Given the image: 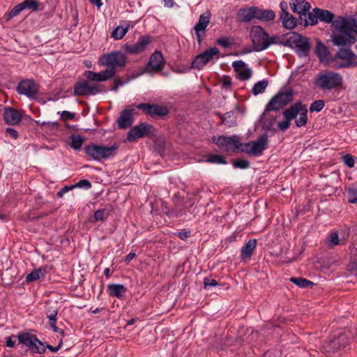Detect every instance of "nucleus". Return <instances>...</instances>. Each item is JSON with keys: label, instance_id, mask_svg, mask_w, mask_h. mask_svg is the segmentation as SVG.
<instances>
[{"label": "nucleus", "instance_id": "1", "mask_svg": "<svg viewBox=\"0 0 357 357\" xmlns=\"http://www.w3.org/2000/svg\"><path fill=\"white\" fill-rule=\"evenodd\" d=\"M98 63L100 66H107L105 70L100 73L87 70L84 76L90 81L104 82L114 77L116 73L115 68H123L126 63V56L119 51H114L102 55Z\"/></svg>", "mask_w": 357, "mask_h": 357}, {"label": "nucleus", "instance_id": "2", "mask_svg": "<svg viewBox=\"0 0 357 357\" xmlns=\"http://www.w3.org/2000/svg\"><path fill=\"white\" fill-rule=\"evenodd\" d=\"M307 112V105L301 101L294 102L282 112L284 120L278 123V129L282 132L287 130L294 119L296 127L301 128L306 126L308 122Z\"/></svg>", "mask_w": 357, "mask_h": 357}, {"label": "nucleus", "instance_id": "3", "mask_svg": "<svg viewBox=\"0 0 357 357\" xmlns=\"http://www.w3.org/2000/svg\"><path fill=\"white\" fill-rule=\"evenodd\" d=\"M275 18V13L271 9H261L258 6L241 8L236 13V20L239 22L248 23L257 19L261 22H271Z\"/></svg>", "mask_w": 357, "mask_h": 357}, {"label": "nucleus", "instance_id": "4", "mask_svg": "<svg viewBox=\"0 0 357 357\" xmlns=\"http://www.w3.org/2000/svg\"><path fill=\"white\" fill-rule=\"evenodd\" d=\"M336 69L349 68L357 66V55L349 47H340L331 58Z\"/></svg>", "mask_w": 357, "mask_h": 357}, {"label": "nucleus", "instance_id": "5", "mask_svg": "<svg viewBox=\"0 0 357 357\" xmlns=\"http://www.w3.org/2000/svg\"><path fill=\"white\" fill-rule=\"evenodd\" d=\"M250 37L256 52L264 50L270 45L275 43V37L270 38L268 33L261 26L258 25L252 26Z\"/></svg>", "mask_w": 357, "mask_h": 357}, {"label": "nucleus", "instance_id": "6", "mask_svg": "<svg viewBox=\"0 0 357 357\" xmlns=\"http://www.w3.org/2000/svg\"><path fill=\"white\" fill-rule=\"evenodd\" d=\"M294 100V91L288 89L286 91H280L273 96L265 107L264 114L269 112H278L291 102Z\"/></svg>", "mask_w": 357, "mask_h": 357}, {"label": "nucleus", "instance_id": "7", "mask_svg": "<svg viewBox=\"0 0 357 357\" xmlns=\"http://www.w3.org/2000/svg\"><path fill=\"white\" fill-rule=\"evenodd\" d=\"M118 147L116 144L111 146L90 144L84 147V152L94 160L99 161L113 156Z\"/></svg>", "mask_w": 357, "mask_h": 357}, {"label": "nucleus", "instance_id": "8", "mask_svg": "<svg viewBox=\"0 0 357 357\" xmlns=\"http://www.w3.org/2000/svg\"><path fill=\"white\" fill-rule=\"evenodd\" d=\"M314 83L322 90H331L340 86L343 79L339 73L329 71L319 74Z\"/></svg>", "mask_w": 357, "mask_h": 357}, {"label": "nucleus", "instance_id": "9", "mask_svg": "<svg viewBox=\"0 0 357 357\" xmlns=\"http://www.w3.org/2000/svg\"><path fill=\"white\" fill-rule=\"evenodd\" d=\"M155 128L151 124L146 123H140L132 127L127 133L126 139L128 142H133L138 139L148 137L152 139L155 134Z\"/></svg>", "mask_w": 357, "mask_h": 357}, {"label": "nucleus", "instance_id": "10", "mask_svg": "<svg viewBox=\"0 0 357 357\" xmlns=\"http://www.w3.org/2000/svg\"><path fill=\"white\" fill-rule=\"evenodd\" d=\"M331 42L335 46L340 47H349L357 41L356 36L350 34L346 30H334L331 36Z\"/></svg>", "mask_w": 357, "mask_h": 357}, {"label": "nucleus", "instance_id": "11", "mask_svg": "<svg viewBox=\"0 0 357 357\" xmlns=\"http://www.w3.org/2000/svg\"><path fill=\"white\" fill-rule=\"evenodd\" d=\"M16 91L19 94L29 99H36L39 93V85L34 79H24L18 83Z\"/></svg>", "mask_w": 357, "mask_h": 357}, {"label": "nucleus", "instance_id": "12", "mask_svg": "<svg viewBox=\"0 0 357 357\" xmlns=\"http://www.w3.org/2000/svg\"><path fill=\"white\" fill-rule=\"evenodd\" d=\"M106 91L98 84H89L86 81H78L74 85V95L77 96H89Z\"/></svg>", "mask_w": 357, "mask_h": 357}, {"label": "nucleus", "instance_id": "13", "mask_svg": "<svg viewBox=\"0 0 357 357\" xmlns=\"http://www.w3.org/2000/svg\"><path fill=\"white\" fill-rule=\"evenodd\" d=\"M342 29L350 34L357 35V16H337L335 18L334 30H341Z\"/></svg>", "mask_w": 357, "mask_h": 357}, {"label": "nucleus", "instance_id": "14", "mask_svg": "<svg viewBox=\"0 0 357 357\" xmlns=\"http://www.w3.org/2000/svg\"><path fill=\"white\" fill-rule=\"evenodd\" d=\"M136 107L153 118L156 116L162 118L169 113V109L167 107L159 104L139 103L136 105Z\"/></svg>", "mask_w": 357, "mask_h": 357}, {"label": "nucleus", "instance_id": "15", "mask_svg": "<svg viewBox=\"0 0 357 357\" xmlns=\"http://www.w3.org/2000/svg\"><path fill=\"white\" fill-rule=\"evenodd\" d=\"M213 141L219 148L225 149L227 151L236 152L241 147L240 137L236 135L231 137L220 135L216 140L214 137Z\"/></svg>", "mask_w": 357, "mask_h": 357}, {"label": "nucleus", "instance_id": "16", "mask_svg": "<svg viewBox=\"0 0 357 357\" xmlns=\"http://www.w3.org/2000/svg\"><path fill=\"white\" fill-rule=\"evenodd\" d=\"M220 53L219 50L214 47L205 50L203 53L197 55L191 63V68L201 70L215 55Z\"/></svg>", "mask_w": 357, "mask_h": 357}, {"label": "nucleus", "instance_id": "17", "mask_svg": "<svg viewBox=\"0 0 357 357\" xmlns=\"http://www.w3.org/2000/svg\"><path fill=\"white\" fill-rule=\"evenodd\" d=\"M247 146H250L249 151L244 150L245 153H248L253 156H259L261 155L263 151L266 149L268 145V135L264 133L257 140L247 142Z\"/></svg>", "mask_w": 357, "mask_h": 357}, {"label": "nucleus", "instance_id": "18", "mask_svg": "<svg viewBox=\"0 0 357 357\" xmlns=\"http://www.w3.org/2000/svg\"><path fill=\"white\" fill-rule=\"evenodd\" d=\"M152 37L149 35L141 36L137 42L132 45L125 44L123 46L126 52L130 54H136L145 50V48L152 42Z\"/></svg>", "mask_w": 357, "mask_h": 357}, {"label": "nucleus", "instance_id": "19", "mask_svg": "<svg viewBox=\"0 0 357 357\" xmlns=\"http://www.w3.org/2000/svg\"><path fill=\"white\" fill-rule=\"evenodd\" d=\"M135 114V109L130 108V106L123 109L116 121L118 127L120 129H126L130 127L133 123V115Z\"/></svg>", "mask_w": 357, "mask_h": 357}, {"label": "nucleus", "instance_id": "20", "mask_svg": "<svg viewBox=\"0 0 357 357\" xmlns=\"http://www.w3.org/2000/svg\"><path fill=\"white\" fill-rule=\"evenodd\" d=\"M295 43L294 46L298 48V55L301 56H307L310 50V39L307 37L302 36L296 33L294 34Z\"/></svg>", "mask_w": 357, "mask_h": 357}, {"label": "nucleus", "instance_id": "21", "mask_svg": "<svg viewBox=\"0 0 357 357\" xmlns=\"http://www.w3.org/2000/svg\"><path fill=\"white\" fill-rule=\"evenodd\" d=\"M347 343V337L342 335L331 339L325 343L324 347L328 352L335 353L344 349Z\"/></svg>", "mask_w": 357, "mask_h": 357}, {"label": "nucleus", "instance_id": "22", "mask_svg": "<svg viewBox=\"0 0 357 357\" xmlns=\"http://www.w3.org/2000/svg\"><path fill=\"white\" fill-rule=\"evenodd\" d=\"M289 6L294 13L299 15V20L311 8L310 3L305 0H290Z\"/></svg>", "mask_w": 357, "mask_h": 357}, {"label": "nucleus", "instance_id": "23", "mask_svg": "<svg viewBox=\"0 0 357 357\" xmlns=\"http://www.w3.org/2000/svg\"><path fill=\"white\" fill-rule=\"evenodd\" d=\"M165 63V59L162 52L160 51H155L151 55L147 67L151 68L152 70L159 71L163 69Z\"/></svg>", "mask_w": 357, "mask_h": 357}, {"label": "nucleus", "instance_id": "24", "mask_svg": "<svg viewBox=\"0 0 357 357\" xmlns=\"http://www.w3.org/2000/svg\"><path fill=\"white\" fill-rule=\"evenodd\" d=\"M3 119L7 124L15 126L21 121L22 115L17 110L8 107L5 108Z\"/></svg>", "mask_w": 357, "mask_h": 357}, {"label": "nucleus", "instance_id": "25", "mask_svg": "<svg viewBox=\"0 0 357 357\" xmlns=\"http://www.w3.org/2000/svg\"><path fill=\"white\" fill-rule=\"evenodd\" d=\"M17 337L19 344L26 346L31 352L38 341V337L30 333H20L17 334Z\"/></svg>", "mask_w": 357, "mask_h": 357}, {"label": "nucleus", "instance_id": "26", "mask_svg": "<svg viewBox=\"0 0 357 357\" xmlns=\"http://www.w3.org/2000/svg\"><path fill=\"white\" fill-rule=\"evenodd\" d=\"M215 114L221 119V125H225L229 128L237 125L236 116H235V112L233 110L226 112L225 114H221L217 112Z\"/></svg>", "mask_w": 357, "mask_h": 357}, {"label": "nucleus", "instance_id": "27", "mask_svg": "<svg viewBox=\"0 0 357 357\" xmlns=\"http://www.w3.org/2000/svg\"><path fill=\"white\" fill-rule=\"evenodd\" d=\"M316 10H318V8H314L312 11H307V14L302 16V20H299L300 24L304 26L316 25L319 21L318 12Z\"/></svg>", "mask_w": 357, "mask_h": 357}, {"label": "nucleus", "instance_id": "28", "mask_svg": "<svg viewBox=\"0 0 357 357\" xmlns=\"http://www.w3.org/2000/svg\"><path fill=\"white\" fill-rule=\"evenodd\" d=\"M314 52L321 61H331V57H330L328 48L319 40L317 42Z\"/></svg>", "mask_w": 357, "mask_h": 357}, {"label": "nucleus", "instance_id": "29", "mask_svg": "<svg viewBox=\"0 0 357 357\" xmlns=\"http://www.w3.org/2000/svg\"><path fill=\"white\" fill-rule=\"evenodd\" d=\"M257 246L256 239H250L245 245L241 248V258L242 260H246L251 258L254 250Z\"/></svg>", "mask_w": 357, "mask_h": 357}, {"label": "nucleus", "instance_id": "30", "mask_svg": "<svg viewBox=\"0 0 357 357\" xmlns=\"http://www.w3.org/2000/svg\"><path fill=\"white\" fill-rule=\"evenodd\" d=\"M316 11L318 12V20H319L321 22L326 24H331L332 27L334 29L335 19V15L332 12L319 8Z\"/></svg>", "mask_w": 357, "mask_h": 357}, {"label": "nucleus", "instance_id": "31", "mask_svg": "<svg viewBox=\"0 0 357 357\" xmlns=\"http://www.w3.org/2000/svg\"><path fill=\"white\" fill-rule=\"evenodd\" d=\"M107 291L110 296L121 298L126 292V288L121 284H109Z\"/></svg>", "mask_w": 357, "mask_h": 357}, {"label": "nucleus", "instance_id": "32", "mask_svg": "<svg viewBox=\"0 0 357 357\" xmlns=\"http://www.w3.org/2000/svg\"><path fill=\"white\" fill-rule=\"evenodd\" d=\"M280 20L282 22L283 27L287 29L291 30L297 25V19L295 18L291 14L284 13L280 14Z\"/></svg>", "mask_w": 357, "mask_h": 357}, {"label": "nucleus", "instance_id": "33", "mask_svg": "<svg viewBox=\"0 0 357 357\" xmlns=\"http://www.w3.org/2000/svg\"><path fill=\"white\" fill-rule=\"evenodd\" d=\"M211 18V13L209 10H207L202 13L199 18L198 22L195 25L194 30L195 31H202L204 32L206 31V27L209 24Z\"/></svg>", "mask_w": 357, "mask_h": 357}, {"label": "nucleus", "instance_id": "34", "mask_svg": "<svg viewBox=\"0 0 357 357\" xmlns=\"http://www.w3.org/2000/svg\"><path fill=\"white\" fill-rule=\"evenodd\" d=\"M48 267L45 266L43 268H39L38 269L33 270L26 277V282L36 281L40 278H43L47 273Z\"/></svg>", "mask_w": 357, "mask_h": 357}, {"label": "nucleus", "instance_id": "35", "mask_svg": "<svg viewBox=\"0 0 357 357\" xmlns=\"http://www.w3.org/2000/svg\"><path fill=\"white\" fill-rule=\"evenodd\" d=\"M70 139L71 140L70 144V147L76 151L81 149L85 139L84 137L75 134H72L70 136Z\"/></svg>", "mask_w": 357, "mask_h": 357}, {"label": "nucleus", "instance_id": "36", "mask_svg": "<svg viewBox=\"0 0 357 357\" xmlns=\"http://www.w3.org/2000/svg\"><path fill=\"white\" fill-rule=\"evenodd\" d=\"M268 85V82L266 79H263L261 81L257 82L255 84L252 89V93L254 96H257L260 93H262L265 91L266 87Z\"/></svg>", "mask_w": 357, "mask_h": 357}, {"label": "nucleus", "instance_id": "37", "mask_svg": "<svg viewBox=\"0 0 357 357\" xmlns=\"http://www.w3.org/2000/svg\"><path fill=\"white\" fill-rule=\"evenodd\" d=\"M289 280L301 288L312 287L314 285L312 281L303 278L291 277Z\"/></svg>", "mask_w": 357, "mask_h": 357}, {"label": "nucleus", "instance_id": "38", "mask_svg": "<svg viewBox=\"0 0 357 357\" xmlns=\"http://www.w3.org/2000/svg\"><path fill=\"white\" fill-rule=\"evenodd\" d=\"M128 29V25L125 28L121 26H118L112 31L111 37L115 40H120L126 34Z\"/></svg>", "mask_w": 357, "mask_h": 357}, {"label": "nucleus", "instance_id": "39", "mask_svg": "<svg viewBox=\"0 0 357 357\" xmlns=\"http://www.w3.org/2000/svg\"><path fill=\"white\" fill-rule=\"evenodd\" d=\"M21 3L22 9H28L32 11H38L39 8V3L37 0H24Z\"/></svg>", "mask_w": 357, "mask_h": 357}, {"label": "nucleus", "instance_id": "40", "mask_svg": "<svg viewBox=\"0 0 357 357\" xmlns=\"http://www.w3.org/2000/svg\"><path fill=\"white\" fill-rule=\"evenodd\" d=\"M57 310H47V317L49 319V324L54 332L59 331V328L56 326Z\"/></svg>", "mask_w": 357, "mask_h": 357}, {"label": "nucleus", "instance_id": "41", "mask_svg": "<svg viewBox=\"0 0 357 357\" xmlns=\"http://www.w3.org/2000/svg\"><path fill=\"white\" fill-rule=\"evenodd\" d=\"M184 207L182 202L181 204H179L178 206L169 209V211L167 212V214L169 215V217H178L184 213Z\"/></svg>", "mask_w": 357, "mask_h": 357}, {"label": "nucleus", "instance_id": "42", "mask_svg": "<svg viewBox=\"0 0 357 357\" xmlns=\"http://www.w3.org/2000/svg\"><path fill=\"white\" fill-rule=\"evenodd\" d=\"M109 215V211L106 208L97 210L94 213L95 221H104Z\"/></svg>", "mask_w": 357, "mask_h": 357}, {"label": "nucleus", "instance_id": "43", "mask_svg": "<svg viewBox=\"0 0 357 357\" xmlns=\"http://www.w3.org/2000/svg\"><path fill=\"white\" fill-rule=\"evenodd\" d=\"M232 165L235 168L247 169L250 167V162L245 159H236L232 161Z\"/></svg>", "mask_w": 357, "mask_h": 357}, {"label": "nucleus", "instance_id": "44", "mask_svg": "<svg viewBox=\"0 0 357 357\" xmlns=\"http://www.w3.org/2000/svg\"><path fill=\"white\" fill-rule=\"evenodd\" d=\"M325 102L323 100H317L314 101L310 106V111L311 112H319L324 107Z\"/></svg>", "mask_w": 357, "mask_h": 357}, {"label": "nucleus", "instance_id": "45", "mask_svg": "<svg viewBox=\"0 0 357 357\" xmlns=\"http://www.w3.org/2000/svg\"><path fill=\"white\" fill-rule=\"evenodd\" d=\"M347 200L351 204L357 203V188H349L347 190Z\"/></svg>", "mask_w": 357, "mask_h": 357}, {"label": "nucleus", "instance_id": "46", "mask_svg": "<svg viewBox=\"0 0 357 357\" xmlns=\"http://www.w3.org/2000/svg\"><path fill=\"white\" fill-rule=\"evenodd\" d=\"M206 161L211 163L227 164L225 158L222 155H211Z\"/></svg>", "mask_w": 357, "mask_h": 357}, {"label": "nucleus", "instance_id": "47", "mask_svg": "<svg viewBox=\"0 0 357 357\" xmlns=\"http://www.w3.org/2000/svg\"><path fill=\"white\" fill-rule=\"evenodd\" d=\"M252 74V71L250 68H245L238 73V78L240 80L246 81L251 77Z\"/></svg>", "mask_w": 357, "mask_h": 357}, {"label": "nucleus", "instance_id": "48", "mask_svg": "<svg viewBox=\"0 0 357 357\" xmlns=\"http://www.w3.org/2000/svg\"><path fill=\"white\" fill-rule=\"evenodd\" d=\"M22 7L21 6V3L17 4L14 8H12V10H10L8 13H7L6 15L7 16L6 20H10L13 17L17 16L20 13L21 11H22Z\"/></svg>", "mask_w": 357, "mask_h": 357}, {"label": "nucleus", "instance_id": "49", "mask_svg": "<svg viewBox=\"0 0 357 357\" xmlns=\"http://www.w3.org/2000/svg\"><path fill=\"white\" fill-rule=\"evenodd\" d=\"M46 348L47 347L44 346V344L42 343V342L38 339L37 343L34 346V348L33 349L31 353H33V354L37 353V354H42L45 352Z\"/></svg>", "mask_w": 357, "mask_h": 357}, {"label": "nucleus", "instance_id": "50", "mask_svg": "<svg viewBox=\"0 0 357 357\" xmlns=\"http://www.w3.org/2000/svg\"><path fill=\"white\" fill-rule=\"evenodd\" d=\"M216 43L225 48L229 47L232 45V42L229 38L221 37L216 40Z\"/></svg>", "mask_w": 357, "mask_h": 357}, {"label": "nucleus", "instance_id": "51", "mask_svg": "<svg viewBox=\"0 0 357 357\" xmlns=\"http://www.w3.org/2000/svg\"><path fill=\"white\" fill-rule=\"evenodd\" d=\"M275 119L273 117L271 120L264 121L263 123V129L266 131H271L273 133L276 132V129L273 128Z\"/></svg>", "mask_w": 357, "mask_h": 357}, {"label": "nucleus", "instance_id": "52", "mask_svg": "<svg viewBox=\"0 0 357 357\" xmlns=\"http://www.w3.org/2000/svg\"><path fill=\"white\" fill-rule=\"evenodd\" d=\"M338 244H340L338 234H337V233L336 231L335 232H333L330 235V238L328 240V246L331 247V246H333V245H337Z\"/></svg>", "mask_w": 357, "mask_h": 357}, {"label": "nucleus", "instance_id": "53", "mask_svg": "<svg viewBox=\"0 0 357 357\" xmlns=\"http://www.w3.org/2000/svg\"><path fill=\"white\" fill-rule=\"evenodd\" d=\"M344 164L349 167H353L355 165V160L352 155L346 154L342 157Z\"/></svg>", "mask_w": 357, "mask_h": 357}, {"label": "nucleus", "instance_id": "54", "mask_svg": "<svg viewBox=\"0 0 357 357\" xmlns=\"http://www.w3.org/2000/svg\"><path fill=\"white\" fill-rule=\"evenodd\" d=\"M74 186H75V188H84L88 190L91 188V183L89 180L82 179L75 184Z\"/></svg>", "mask_w": 357, "mask_h": 357}, {"label": "nucleus", "instance_id": "55", "mask_svg": "<svg viewBox=\"0 0 357 357\" xmlns=\"http://www.w3.org/2000/svg\"><path fill=\"white\" fill-rule=\"evenodd\" d=\"M295 33H296V32H291V36H289V38H287L284 43H283V45L284 46H287V47H293V46H294V43H295L294 34Z\"/></svg>", "mask_w": 357, "mask_h": 357}, {"label": "nucleus", "instance_id": "56", "mask_svg": "<svg viewBox=\"0 0 357 357\" xmlns=\"http://www.w3.org/2000/svg\"><path fill=\"white\" fill-rule=\"evenodd\" d=\"M124 82L121 78H116L113 82V85L111 88V91H116L118 88L124 84Z\"/></svg>", "mask_w": 357, "mask_h": 357}, {"label": "nucleus", "instance_id": "57", "mask_svg": "<svg viewBox=\"0 0 357 357\" xmlns=\"http://www.w3.org/2000/svg\"><path fill=\"white\" fill-rule=\"evenodd\" d=\"M218 282L214 279H211L206 278L204 281V286L205 289H207L208 287H215L218 285Z\"/></svg>", "mask_w": 357, "mask_h": 357}, {"label": "nucleus", "instance_id": "58", "mask_svg": "<svg viewBox=\"0 0 357 357\" xmlns=\"http://www.w3.org/2000/svg\"><path fill=\"white\" fill-rule=\"evenodd\" d=\"M6 132L13 139H16L18 137V132L13 128H7Z\"/></svg>", "mask_w": 357, "mask_h": 357}, {"label": "nucleus", "instance_id": "59", "mask_svg": "<svg viewBox=\"0 0 357 357\" xmlns=\"http://www.w3.org/2000/svg\"><path fill=\"white\" fill-rule=\"evenodd\" d=\"M245 63L242 60L235 61L232 63V66L234 68L235 71H238L240 68H244Z\"/></svg>", "mask_w": 357, "mask_h": 357}, {"label": "nucleus", "instance_id": "60", "mask_svg": "<svg viewBox=\"0 0 357 357\" xmlns=\"http://www.w3.org/2000/svg\"><path fill=\"white\" fill-rule=\"evenodd\" d=\"M222 85L225 88H228L231 85V81L229 76H224L222 79Z\"/></svg>", "mask_w": 357, "mask_h": 357}, {"label": "nucleus", "instance_id": "61", "mask_svg": "<svg viewBox=\"0 0 357 357\" xmlns=\"http://www.w3.org/2000/svg\"><path fill=\"white\" fill-rule=\"evenodd\" d=\"M62 344H63V342H62V340H61L60 342L59 343V345L56 346V347H52V346H51L50 344H47L46 347H47V349H48L52 353H55V352L58 351L60 349V348L61 347Z\"/></svg>", "mask_w": 357, "mask_h": 357}, {"label": "nucleus", "instance_id": "62", "mask_svg": "<svg viewBox=\"0 0 357 357\" xmlns=\"http://www.w3.org/2000/svg\"><path fill=\"white\" fill-rule=\"evenodd\" d=\"M61 115L63 119H73L75 117V114L70 112L68 111H63L61 112Z\"/></svg>", "mask_w": 357, "mask_h": 357}, {"label": "nucleus", "instance_id": "63", "mask_svg": "<svg viewBox=\"0 0 357 357\" xmlns=\"http://www.w3.org/2000/svg\"><path fill=\"white\" fill-rule=\"evenodd\" d=\"M190 236V231H187L184 229H183L181 231L178 233V237L181 240H185Z\"/></svg>", "mask_w": 357, "mask_h": 357}, {"label": "nucleus", "instance_id": "64", "mask_svg": "<svg viewBox=\"0 0 357 357\" xmlns=\"http://www.w3.org/2000/svg\"><path fill=\"white\" fill-rule=\"evenodd\" d=\"M280 7L282 10V13L281 14H284V13H289L288 12V6H287V3L282 1L280 3Z\"/></svg>", "mask_w": 357, "mask_h": 357}]
</instances>
